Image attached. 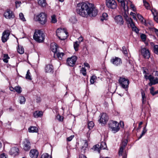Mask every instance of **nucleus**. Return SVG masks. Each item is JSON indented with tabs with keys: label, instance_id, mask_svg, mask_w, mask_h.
<instances>
[{
	"label": "nucleus",
	"instance_id": "1",
	"mask_svg": "<svg viewBox=\"0 0 158 158\" xmlns=\"http://www.w3.org/2000/svg\"><path fill=\"white\" fill-rule=\"evenodd\" d=\"M77 13L82 17H85L89 15L90 16L95 17L98 14V10L92 4L85 2L79 3L77 7Z\"/></svg>",
	"mask_w": 158,
	"mask_h": 158
},
{
	"label": "nucleus",
	"instance_id": "2",
	"mask_svg": "<svg viewBox=\"0 0 158 158\" xmlns=\"http://www.w3.org/2000/svg\"><path fill=\"white\" fill-rule=\"evenodd\" d=\"M45 35L40 30H37L35 31L33 35V39L36 42L41 43L44 40Z\"/></svg>",
	"mask_w": 158,
	"mask_h": 158
},
{
	"label": "nucleus",
	"instance_id": "3",
	"mask_svg": "<svg viewBox=\"0 0 158 158\" xmlns=\"http://www.w3.org/2000/svg\"><path fill=\"white\" fill-rule=\"evenodd\" d=\"M56 35L61 40H64L67 37L68 33L64 28H59L56 31Z\"/></svg>",
	"mask_w": 158,
	"mask_h": 158
},
{
	"label": "nucleus",
	"instance_id": "4",
	"mask_svg": "<svg viewBox=\"0 0 158 158\" xmlns=\"http://www.w3.org/2000/svg\"><path fill=\"white\" fill-rule=\"evenodd\" d=\"M108 126L110 129H111V131L114 133L118 132L120 129L118 123L116 121H110L108 123Z\"/></svg>",
	"mask_w": 158,
	"mask_h": 158
},
{
	"label": "nucleus",
	"instance_id": "5",
	"mask_svg": "<svg viewBox=\"0 0 158 158\" xmlns=\"http://www.w3.org/2000/svg\"><path fill=\"white\" fill-rule=\"evenodd\" d=\"M120 85L123 89H127L128 87L129 81L127 78L120 77L118 80Z\"/></svg>",
	"mask_w": 158,
	"mask_h": 158
},
{
	"label": "nucleus",
	"instance_id": "6",
	"mask_svg": "<svg viewBox=\"0 0 158 158\" xmlns=\"http://www.w3.org/2000/svg\"><path fill=\"white\" fill-rule=\"evenodd\" d=\"M37 20L39 23L43 25L46 23L47 21V16L44 13H41L36 16Z\"/></svg>",
	"mask_w": 158,
	"mask_h": 158
},
{
	"label": "nucleus",
	"instance_id": "7",
	"mask_svg": "<svg viewBox=\"0 0 158 158\" xmlns=\"http://www.w3.org/2000/svg\"><path fill=\"white\" fill-rule=\"evenodd\" d=\"M106 3L108 8L113 9L117 7V3L115 0H106Z\"/></svg>",
	"mask_w": 158,
	"mask_h": 158
},
{
	"label": "nucleus",
	"instance_id": "8",
	"mask_svg": "<svg viewBox=\"0 0 158 158\" xmlns=\"http://www.w3.org/2000/svg\"><path fill=\"white\" fill-rule=\"evenodd\" d=\"M100 118L99 121L100 123L102 124H105L108 121L109 118L108 116L105 113H103L100 116Z\"/></svg>",
	"mask_w": 158,
	"mask_h": 158
},
{
	"label": "nucleus",
	"instance_id": "9",
	"mask_svg": "<svg viewBox=\"0 0 158 158\" xmlns=\"http://www.w3.org/2000/svg\"><path fill=\"white\" fill-rule=\"evenodd\" d=\"M76 56H73L70 58H69L67 60V64L69 66H73L75 64L77 60Z\"/></svg>",
	"mask_w": 158,
	"mask_h": 158
},
{
	"label": "nucleus",
	"instance_id": "10",
	"mask_svg": "<svg viewBox=\"0 0 158 158\" xmlns=\"http://www.w3.org/2000/svg\"><path fill=\"white\" fill-rule=\"evenodd\" d=\"M4 16L6 18L9 19H13L15 17L12 11L9 9L7 10L4 13Z\"/></svg>",
	"mask_w": 158,
	"mask_h": 158
},
{
	"label": "nucleus",
	"instance_id": "11",
	"mask_svg": "<svg viewBox=\"0 0 158 158\" xmlns=\"http://www.w3.org/2000/svg\"><path fill=\"white\" fill-rule=\"evenodd\" d=\"M141 52L142 55L143 57L146 59H148L150 56V53L148 49L145 48L141 49Z\"/></svg>",
	"mask_w": 158,
	"mask_h": 158
},
{
	"label": "nucleus",
	"instance_id": "12",
	"mask_svg": "<svg viewBox=\"0 0 158 158\" xmlns=\"http://www.w3.org/2000/svg\"><path fill=\"white\" fill-rule=\"evenodd\" d=\"M23 148L25 151H28L31 148V143L29 140L25 139L23 142Z\"/></svg>",
	"mask_w": 158,
	"mask_h": 158
},
{
	"label": "nucleus",
	"instance_id": "13",
	"mask_svg": "<svg viewBox=\"0 0 158 158\" xmlns=\"http://www.w3.org/2000/svg\"><path fill=\"white\" fill-rule=\"evenodd\" d=\"M111 62L115 66H118L122 64V61L121 59L118 57H115L110 60Z\"/></svg>",
	"mask_w": 158,
	"mask_h": 158
},
{
	"label": "nucleus",
	"instance_id": "14",
	"mask_svg": "<svg viewBox=\"0 0 158 158\" xmlns=\"http://www.w3.org/2000/svg\"><path fill=\"white\" fill-rule=\"evenodd\" d=\"M10 32L9 30L4 31L2 34V40L3 42H6L9 38L10 35Z\"/></svg>",
	"mask_w": 158,
	"mask_h": 158
},
{
	"label": "nucleus",
	"instance_id": "15",
	"mask_svg": "<svg viewBox=\"0 0 158 158\" xmlns=\"http://www.w3.org/2000/svg\"><path fill=\"white\" fill-rule=\"evenodd\" d=\"M114 20L115 22L119 25H122L123 24L124 21L123 17L120 15L116 16L114 18Z\"/></svg>",
	"mask_w": 158,
	"mask_h": 158
},
{
	"label": "nucleus",
	"instance_id": "16",
	"mask_svg": "<svg viewBox=\"0 0 158 158\" xmlns=\"http://www.w3.org/2000/svg\"><path fill=\"white\" fill-rule=\"evenodd\" d=\"M38 155V151L35 149H31L29 153L30 156L31 158H37Z\"/></svg>",
	"mask_w": 158,
	"mask_h": 158
},
{
	"label": "nucleus",
	"instance_id": "17",
	"mask_svg": "<svg viewBox=\"0 0 158 158\" xmlns=\"http://www.w3.org/2000/svg\"><path fill=\"white\" fill-rule=\"evenodd\" d=\"M148 80L150 81L149 84V85L150 86L158 83V78L156 77L155 78L152 75L150 76Z\"/></svg>",
	"mask_w": 158,
	"mask_h": 158
},
{
	"label": "nucleus",
	"instance_id": "18",
	"mask_svg": "<svg viewBox=\"0 0 158 158\" xmlns=\"http://www.w3.org/2000/svg\"><path fill=\"white\" fill-rule=\"evenodd\" d=\"M142 70L143 71V73L144 74V77L146 80H148L150 76H152L151 75H149V72L148 69L146 68L143 67L142 68Z\"/></svg>",
	"mask_w": 158,
	"mask_h": 158
},
{
	"label": "nucleus",
	"instance_id": "19",
	"mask_svg": "<svg viewBox=\"0 0 158 158\" xmlns=\"http://www.w3.org/2000/svg\"><path fill=\"white\" fill-rule=\"evenodd\" d=\"M45 70L46 73H52L53 70V66L51 64L47 65L45 67Z\"/></svg>",
	"mask_w": 158,
	"mask_h": 158
},
{
	"label": "nucleus",
	"instance_id": "20",
	"mask_svg": "<svg viewBox=\"0 0 158 158\" xmlns=\"http://www.w3.org/2000/svg\"><path fill=\"white\" fill-rule=\"evenodd\" d=\"M19 148L16 147H14L11 149L10 150V153L11 155H16L19 153Z\"/></svg>",
	"mask_w": 158,
	"mask_h": 158
},
{
	"label": "nucleus",
	"instance_id": "21",
	"mask_svg": "<svg viewBox=\"0 0 158 158\" xmlns=\"http://www.w3.org/2000/svg\"><path fill=\"white\" fill-rule=\"evenodd\" d=\"M141 95L142 98V111H143V105L145 104L146 102V97L145 96V93L144 91H142L141 92Z\"/></svg>",
	"mask_w": 158,
	"mask_h": 158
},
{
	"label": "nucleus",
	"instance_id": "22",
	"mask_svg": "<svg viewBox=\"0 0 158 158\" xmlns=\"http://www.w3.org/2000/svg\"><path fill=\"white\" fill-rule=\"evenodd\" d=\"M51 50L54 53V57H55L56 53L58 52L57 51V46L56 44H51Z\"/></svg>",
	"mask_w": 158,
	"mask_h": 158
},
{
	"label": "nucleus",
	"instance_id": "23",
	"mask_svg": "<svg viewBox=\"0 0 158 158\" xmlns=\"http://www.w3.org/2000/svg\"><path fill=\"white\" fill-rule=\"evenodd\" d=\"M151 11L154 15L155 20L158 23V13L155 9H152Z\"/></svg>",
	"mask_w": 158,
	"mask_h": 158
},
{
	"label": "nucleus",
	"instance_id": "24",
	"mask_svg": "<svg viewBox=\"0 0 158 158\" xmlns=\"http://www.w3.org/2000/svg\"><path fill=\"white\" fill-rule=\"evenodd\" d=\"M33 115L34 117L37 118L42 116L43 113L42 111H36L34 113Z\"/></svg>",
	"mask_w": 158,
	"mask_h": 158
},
{
	"label": "nucleus",
	"instance_id": "25",
	"mask_svg": "<svg viewBox=\"0 0 158 158\" xmlns=\"http://www.w3.org/2000/svg\"><path fill=\"white\" fill-rule=\"evenodd\" d=\"M38 3L39 5L42 7L46 6L47 5L46 0H38Z\"/></svg>",
	"mask_w": 158,
	"mask_h": 158
},
{
	"label": "nucleus",
	"instance_id": "26",
	"mask_svg": "<svg viewBox=\"0 0 158 158\" xmlns=\"http://www.w3.org/2000/svg\"><path fill=\"white\" fill-rule=\"evenodd\" d=\"M28 131L30 132H37L38 131V129L35 126H31L29 128Z\"/></svg>",
	"mask_w": 158,
	"mask_h": 158
},
{
	"label": "nucleus",
	"instance_id": "27",
	"mask_svg": "<svg viewBox=\"0 0 158 158\" xmlns=\"http://www.w3.org/2000/svg\"><path fill=\"white\" fill-rule=\"evenodd\" d=\"M64 54L63 52H58L56 53L55 58H58L59 60H61Z\"/></svg>",
	"mask_w": 158,
	"mask_h": 158
},
{
	"label": "nucleus",
	"instance_id": "28",
	"mask_svg": "<svg viewBox=\"0 0 158 158\" xmlns=\"http://www.w3.org/2000/svg\"><path fill=\"white\" fill-rule=\"evenodd\" d=\"M126 20L128 23L129 24H130L131 26L132 27H133L134 26H135L133 20L131 18L127 17Z\"/></svg>",
	"mask_w": 158,
	"mask_h": 158
},
{
	"label": "nucleus",
	"instance_id": "29",
	"mask_svg": "<svg viewBox=\"0 0 158 158\" xmlns=\"http://www.w3.org/2000/svg\"><path fill=\"white\" fill-rule=\"evenodd\" d=\"M100 145L99 144H97L94 146L92 148V149L94 151H97L98 152V153L100 152V149L99 148Z\"/></svg>",
	"mask_w": 158,
	"mask_h": 158
},
{
	"label": "nucleus",
	"instance_id": "30",
	"mask_svg": "<svg viewBox=\"0 0 158 158\" xmlns=\"http://www.w3.org/2000/svg\"><path fill=\"white\" fill-rule=\"evenodd\" d=\"M19 102L20 104H24L26 101L25 98L23 96H20L19 97Z\"/></svg>",
	"mask_w": 158,
	"mask_h": 158
},
{
	"label": "nucleus",
	"instance_id": "31",
	"mask_svg": "<svg viewBox=\"0 0 158 158\" xmlns=\"http://www.w3.org/2000/svg\"><path fill=\"white\" fill-rule=\"evenodd\" d=\"M147 124L146 125L145 127H144L143 129V130L142 131V132L140 136H139V137L138 138V139H139L141 138H142V137L144 135V134L146 133L147 131V130L146 128Z\"/></svg>",
	"mask_w": 158,
	"mask_h": 158
},
{
	"label": "nucleus",
	"instance_id": "32",
	"mask_svg": "<svg viewBox=\"0 0 158 158\" xmlns=\"http://www.w3.org/2000/svg\"><path fill=\"white\" fill-rule=\"evenodd\" d=\"M106 147V145L105 142H102L100 143V146H99L100 150L105 149Z\"/></svg>",
	"mask_w": 158,
	"mask_h": 158
},
{
	"label": "nucleus",
	"instance_id": "33",
	"mask_svg": "<svg viewBox=\"0 0 158 158\" xmlns=\"http://www.w3.org/2000/svg\"><path fill=\"white\" fill-rule=\"evenodd\" d=\"M143 5L147 9H150V6L149 5V3L147 2L145 0H143Z\"/></svg>",
	"mask_w": 158,
	"mask_h": 158
},
{
	"label": "nucleus",
	"instance_id": "34",
	"mask_svg": "<svg viewBox=\"0 0 158 158\" xmlns=\"http://www.w3.org/2000/svg\"><path fill=\"white\" fill-rule=\"evenodd\" d=\"M11 88L13 89H15V91L19 94L20 93L22 92L21 88L19 86H16L14 88L12 87Z\"/></svg>",
	"mask_w": 158,
	"mask_h": 158
},
{
	"label": "nucleus",
	"instance_id": "35",
	"mask_svg": "<svg viewBox=\"0 0 158 158\" xmlns=\"http://www.w3.org/2000/svg\"><path fill=\"white\" fill-rule=\"evenodd\" d=\"M18 52L20 54H23L24 52V49L23 47L18 46L17 49Z\"/></svg>",
	"mask_w": 158,
	"mask_h": 158
},
{
	"label": "nucleus",
	"instance_id": "36",
	"mask_svg": "<svg viewBox=\"0 0 158 158\" xmlns=\"http://www.w3.org/2000/svg\"><path fill=\"white\" fill-rule=\"evenodd\" d=\"M10 57H9L7 54H4L3 55V61L4 62L7 63L8 61V59Z\"/></svg>",
	"mask_w": 158,
	"mask_h": 158
},
{
	"label": "nucleus",
	"instance_id": "37",
	"mask_svg": "<svg viewBox=\"0 0 158 158\" xmlns=\"http://www.w3.org/2000/svg\"><path fill=\"white\" fill-rule=\"evenodd\" d=\"M26 78L30 80H31L32 79L31 77V73L30 72L29 70H28L27 72L26 76Z\"/></svg>",
	"mask_w": 158,
	"mask_h": 158
},
{
	"label": "nucleus",
	"instance_id": "38",
	"mask_svg": "<svg viewBox=\"0 0 158 158\" xmlns=\"http://www.w3.org/2000/svg\"><path fill=\"white\" fill-rule=\"evenodd\" d=\"M80 43V42H78L77 41H76L74 44V48L76 51H77L78 50V48L79 46Z\"/></svg>",
	"mask_w": 158,
	"mask_h": 158
},
{
	"label": "nucleus",
	"instance_id": "39",
	"mask_svg": "<svg viewBox=\"0 0 158 158\" xmlns=\"http://www.w3.org/2000/svg\"><path fill=\"white\" fill-rule=\"evenodd\" d=\"M88 127L89 130L93 128L94 125V123L92 121H90L88 123Z\"/></svg>",
	"mask_w": 158,
	"mask_h": 158
},
{
	"label": "nucleus",
	"instance_id": "40",
	"mask_svg": "<svg viewBox=\"0 0 158 158\" xmlns=\"http://www.w3.org/2000/svg\"><path fill=\"white\" fill-rule=\"evenodd\" d=\"M96 79L97 77L95 75H94L91 76L90 79L91 84H93L95 82V81L96 80Z\"/></svg>",
	"mask_w": 158,
	"mask_h": 158
},
{
	"label": "nucleus",
	"instance_id": "41",
	"mask_svg": "<svg viewBox=\"0 0 158 158\" xmlns=\"http://www.w3.org/2000/svg\"><path fill=\"white\" fill-rule=\"evenodd\" d=\"M127 140L126 139H124L123 140H122V142L120 146L125 148L127 145Z\"/></svg>",
	"mask_w": 158,
	"mask_h": 158
},
{
	"label": "nucleus",
	"instance_id": "42",
	"mask_svg": "<svg viewBox=\"0 0 158 158\" xmlns=\"http://www.w3.org/2000/svg\"><path fill=\"white\" fill-rule=\"evenodd\" d=\"M41 158H52V157L48 153H44L41 155Z\"/></svg>",
	"mask_w": 158,
	"mask_h": 158
},
{
	"label": "nucleus",
	"instance_id": "43",
	"mask_svg": "<svg viewBox=\"0 0 158 158\" xmlns=\"http://www.w3.org/2000/svg\"><path fill=\"white\" fill-rule=\"evenodd\" d=\"M80 73L84 76H86V69L85 68H81V70Z\"/></svg>",
	"mask_w": 158,
	"mask_h": 158
},
{
	"label": "nucleus",
	"instance_id": "44",
	"mask_svg": "<svg viewBox=\"0 0 158 158\" xmlns=\"http://www.w3.org/2000/svg\"><path fill=\"white\" fill-rule=\"evenodd\" d=\"M125 148L120 146V147L119 151L118 154L119 156H122L123 150Z\"/></svg>",
	"mask_w": 158,
	"mask_h": 158
},
{
	"label": "nucleus",
	"instance_id": "45",
	"mask_svg": "<svg viewBox=\"0 0 158 158\" xmlns=\"http://www.w3.org/2000/svg\"><path fill=\"white\" fill-rule=\"evenodd\" d=\"M108 15L106 13H103L102 17L101 19V20L103 21L104 20H106Z\"/></svg>",
	"mask_w": 158,
	"mask_h": 158
},
{
	"label": "nucleus",
	"instance_id": "46",
	"mask_svg": "<svg viewBox=\"0 0 158 158\" xmlns=\"http://www.w3.org/2000/svg\"><path fill=\"white\" fill-rule=\"evenodd\" d=\"M20 19L23 21H26L24 17L23 14L22 13H20L19 14Z\"/></svg>",
	"mask_w": 158,
	"mask_h": 158
},
{
	"label": "nucleus",
	"instance_id": "47",
	"mask_svg": "<svg viewBox=\"0 0 158 158\" xmlns=\"http://www.w3.org/2000/svg\"><path fill=\"white\" fill-rule=\"evenodd\" d=\"M51 22L53 23H55L56 22L57 20L56 18V16L55 15H53L52 16Z\"/></svg>",
	"mask_w": 158,
	"mask_h": 158
},
{
	"label": "nucleus",
	"instance_id": "48",
	"mask_svg": "<svg viewBox=\"0 0 158 158\" xmlns=\"http://www.w3.org/2000/svg\"><path fill=\"white\" fill-rule=\"evenodd\" d=\"M154 52L158 54V45H155L154 46Z\"/></svg>",
	"mask_w": 158,
	"mask_h": 158
},
{
	"label": "nucleus",
	"instance_id": "49",
	"mask_svg": "<svg viewBox=\"0 0 158 158\" xmlns=\"http://www.w3.org/2000/svg\"><path fill=\"white\" fill-rule=\"evenodd\" d=\"M56 118L60 121H62L63 120V118L60 115H58L56 116Z\"/></svg>",
	"mask_w": 158,
	"mask_h": 158
},
{
	"label": "nucleus",
	"instance_id": "50",
	"mask_svg": "<svg viewBox=\"0 0 158 158\" xmlns=\"http://www.w3.org/2000/svg\"><path fill=\"white\" fill-rule=\"evenodd\" d=\"M140 37L143 41H144L146 40V35L144 34H142L141 35Z\"/></svg>",
	"mask_w": 158,
	"mask_h": 158
},
{
	"label": "nucleus",
	"instance_id": "51",
	"mask_svg": "<svg viewBox=\"0 0 158 158\" xmlns=\"http://www.w3.org/2000/svg\"><path fill=\"white\" fill-rule=\"evenodd\" d=\"M122 49L123 53L125 55L127 54V50L126 47L125 46H123V47Z\"/></svg>",
	"mask_w": 158,
	"mask_h": 158
},
{
	"label": "nucleus",
	"instance_id": "52",
	"mask_svg": "<svg viewBox=\"0 0 158 158\" xmlns=\"http://www.w3.org/2000/svg\"><path fill=\"white\" fill-rule=\"evenodd\" d=\"M137 16L138 19L141 21H143V18L142 16L139 14L137 15Z\"/></svg>",
	"mask_w": 158,
	"mask_h": 158
},
{
	"label": "nucleus",
	"instance_id": "53",
	"mask_svg": "<svg viewBox=\"0 0 158 158\" xmlns=\"http://www.w3.org/2000/svg\"><path fill=\"white\" fill-rule=\"evenodd\" d=\"M16 7L17 8L18 7H19L20 6V4L21 3L20 1H16L15 2Z\"/></svg>",
	"mask_w": 158,
	"mask_h": 158
},
{
	"label": "nucleus",
	"instance_id": "54",
	"mask_svg": "<svg viewBox=\"0 0 158 158\" xmlns=\"http://www.w3.org/2000/svg\"><path fill=\"white\" fill-rule=\"evenodd\" d=\"M148 25H149L151 27L153 26V24L152 23V22L151 21H148L145 23V25L148 26Z\"/></svg>",
	"mask_w": 158,
	"mask_h": 158
},
{
	"label": "nucleus",
	"instance_id": "55",
	"mask_svg": "<svg viewBox=\"0 0 158 158\" xmlns=\"http://www.w3.org/2000/svg\"><path fill=\"white\" fill-rule=\"evenodd\" d=\"M130 15H132L133 17V18L134 19L136 20L135 14V13H133V12H131L130 14Z\"/></svg>",
	"mask_w": 158,
	"mask_h": 158
},
{
	"label": "nucleus",
	"instance_id": "56",
	"mask_svg": "<svg viewBox=\"0 0 158 158\" xmlns=\"http://www.w3.org/2000/svg\"><path fill=\"white\" fill-rule=\"evenodd\" d=\"M154 88L153 87H152L150 89V92L153 95H154Z\"/></svg>",
	"mask_w": 158,
	"mask_h": 158
},
{
	"label": "nucleus",
	"instance_id": "57",
	"mask_svg": "<svg viewBox=\"0 0 158 158\" xmlns=\"http://www.w3.org/2000/svg\"><path fill=\"white\" fill-rule=\"evenodd\" d=\"M119 2L121 3V6L123 7L124 8V9H125V3L124 2V0H123V1H122L121 2Z\"/></svg>",
	"mask_w": 158,
	"mask_h": 158
},
{
	"label": "nucleus",
	"instance_id": "58",
	"mask_svg": "<svg viewBox=\"0 0 158 158\" xmlns=\"http://www.w3.org/2000/svg\"><path fill=\"white\" fill-rule=\"evenodd\" d=\"M1 158H7V156L4 153L1 154L0 155Z\"/></svg>",
	"mask_w": 158,
	"mask_h": 158
},
{
	"label": "nucleus",
	"instance_id": "59",
	"mask_svg": "<svg viewBox=\"0 0 158 158\" xmlns=\"http://www.w3.org/2000/svg\"><path fill=\"white\" fill-rule=\"evenodd\" d=\"M74 136L71 135L67 138V140L68 141H71L73 138Z\"/></svg>",
	"mask_w": 158,
	"mask_h": 158
},
{
	"label": "nucleus",
	"instance_id": "60",
	"mask_svg": "<svg viewBox=\"0 0 158 158\" xmlns=\"http://www.w3.org/2000/svg\"><path fill=\"white\" fill-rule=\"evenodd\" d=\"M131 7L132 9L134 11H135L136 10V9L135 6L133 4L131 5Z\"/></svg>",
	"mask_w": 158,
	"mask_h": 158
},
{
	"label": "nucleus",
	"instance_id": "61",
	"mask_svg": "<svg viewBox=\"0 0 158 158\" xmlns=\"http://www.w3.org/2000/svg\"><path fill=\"white\" fill-rule=\"evenodd\" d=\"M88 143L86 141H85V144L82 147V149H83L84 148H86L88 146Z\"/></svg>",
	"mask_w": 158,
	"mask_h": 158
},
{
	"label": "nucleus",
	"instance_id": "62",
	"mask_svg": "<svg viewBox=\"0 0 158 158\" xmlns=\"http://www.w3.org/2000/svg\"><path fill=\"white\" fill-rule=\"evenodd\" d=\"M79 158H87V157L85 156L82 154L80 155Z\"/></svg>",
	"mask_w": 158,
	"mask_h": 158
},
{
	"label": "nucleus",
	"instance_id": "63",
	"mask_svg": "<svg viewBox=\"0 0 158 158\" xmlns=\"http://www.w3.org/2000/svg\"><path fill=\"white\" fill-rule=\"evenodd\" d=\"M154 75L155 76L157 77V78H158V71H155V72Z\"/></svg>",
	"mask_w": 158,
	"mask_h": 158
},
{
	"label": "nucleus",
	"instance_id": "64",
	"mask_svg": "<svg viewBox=\"0 0 158 158\" xmlns=\"http://www.w3.org/2000/svg\"><path fill=\"white\" fill-rule=\"evenodd\" d=\"M155 32L157 35L158 36V30L155 29Z\"/></svg>",
	"mask_w": 158,
	"mask_h": 158
}]
</instances>
